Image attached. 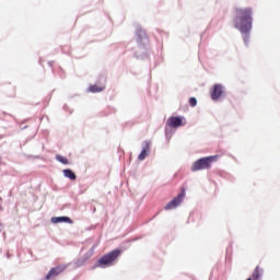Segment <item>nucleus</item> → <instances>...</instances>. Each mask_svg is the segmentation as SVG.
<instances>
[{
    "label": "nucleus",
    "mask_w": 280,
    "mask_h": 280,
    "mask_svg": "<svg viewBox=\"0 0 280 280\" xmlns=\"http://www.w3.org/2000/svg\"><path fill=\"white\" fill-rule=\"evenodd\" d=\"M234 27L241 34H250L253 30V9L252 8H236L235 9Z\"/></svg>",
    "instance_id": "f257e3e1"
},
{
    "label": "nucleus",
    "mask_w": 280,
    "mask_h": 280,
    "mask_svg": "<svg viewBox=\"0 0 280 280\" xmlns=\"http://www.w3.org/2000/svg\"><path fill=\"white\" fill-rule=\"evenodd\" d=\"M215 161H218V155H210V156L201 158L192 164L191 172H200L202 170H211V165H212V163H215Z\"/></svg>",
    "instance_id": "f03ea898"
},
{
    "label": "nucleus",
    "mask_w": 280,
    "mask_h": 280,
    "mask_svg": "<svg viewBox=\"0 0 280 280\" xmlns=\"http://www.w3.org/2000/svg\"><path fill=\"white\" fill-rule=\"evenodd\" d=\"M119 255H121V249H114L108 254H105L98 259V266H103V267L113 266V262L116 261Z\"/></svg>",
    "instance_id": "7ed1b4c3"
},
{
    "label": "nucleus",
    "mask_w": 280,
    "mask_h": 280,
    "mask_svg": "<svg viewBox=\"0 0 280 280\" xmlns=\"http://www.w3.org/2000/svg\"><path fill=\"white\" fill-rule=\"evenodd\" d=\"M67 270V265H59L57 267H52L45 277V280L56 279L59 275H62Z\"/></svg>",
    "instance_id": "20e7f679"
},
{
    "label": "nucleus",
    "mask_w": 280,
    "mask_h": 280,
    "mask_svg": "<svg viewBox=\"0 0 280 280\" xmlns=\"http://www.w3.org/2000/svg\"><path fill=\"white\" fill-rule=\"evenodd\" d=\"M184 198H185V190H183L179 195H177V197H175L172 201H170L165 206V210L172 211V209H176V207H178V205L183 202Z\"/></svg>",
    "instance_id": "39448f33"
},
{
    "label": "nucleus",
    "mask_w": 280,
    "mask_h": 280,
    "mask_svg": "<svg viewBox=\"0 0 280 280\" xmlns=\"http://www.w3.org/2000/svg\"><path fill=\"white\" fill-rule=\"evenodd\" d=\"M223 93H224V88L221 84H214L213 90L211 92V98L213 101L220 100Z\"/></svg>",
    "instance_id": "423d86ee"
},
{
    "label": "nucleus",
    "mask_w": 280,
    "mask_h": 280,
    "mask_svg": "<svg viewBox=\"0 0 280 280\" xmlns=\"http://www.w3.org/2000/svg\"><path fill=\"white\" fill-rule=\"evenodd\" d=\"M166 124L168 128H180V126H183V118L178 116H173L168 118Z\"/></svg>",
    "instance_id": "0eeeda50"
},
{
    "label": "nucleus",
    "mask_w": 280,
    "mask_h": 280,
    "mask_svg": "<svg viewBox=\"0 0 280 280\" xmlns=\"http://www.w3.org/2000/svg\"><path fill=\"white\" fill-rule=\"evenodd\" d=\"M148 154H150V142H144L141 153L138 155L139 161H145Z\"/></svg>",
    "instance_id": "6e6552de"
},
{
    "label": "nucleus",
    "mask_w": 280,
    "mask_h": 280,
    "mask_svg": "<svg viewBox=\"0 0 280 280\" xmlns=\"http://www.w3.org/2000/svg\"><path fill=\"white\" fill-rule=\"evenodd\" d=\"M264 270L257 266L252 275L250 278H247L246 280H260L261 279V273Z\"/></svg>",
    "instance_id": "1a4fd4ad"
},
{
    "label": "nucleus",
    "mask_w": 280,
    "mask_h": 280,
    "mask_svg": "<svg viewBox=\"0 0 280 280\" xmlns=\"http://www.w3.org/2000/svg\"><path fill=\"white\" fill-rule=\"evenodd\" d=\"M51 222H52L54 224H58V223H60V222H68V223H71V218H69V217H54V218L51 219Z\"/></svg>",
    "instance_id": "9d476101"
},
{
    "label": "nucleus",
    "mask_w": 280,
    "mask_h": 280,
    "mask_svg": "<svg viewBox=\"0 0 280 280\" xmlns=\"http://www.w3.org/2000/svg\"><path fill=\"white\" fill-rule=\"evenodd\" d=\"M63 176L66 178H69L70 180H75L77 178L75 173H73V171H71L70 168L63 170Z\"/></svg>",
    "instance_id": "9b49d317"
},
{
    "label": "nucleus",
    "mask_w": 280,
    "mask_h": 280,
    "mask_svg": "<svg viewBox=\"0 0 280 280\" xmlns=\"http://www.w3.org/2000/svg\"><path fill=\"white\" fill-rule=\"evenodd\" d=\"M104 89H105L104 86L94 84V85H90L89 91H90V93H102V91H104Z\"/></svg>",
    "instance_id": "f8f14e48"
},
{
    "label": "nucleus",
    "mask_w": 280,
    "mask_h": 280,
    "mask_svg": "<svg viewBox=\"0 0 280 280\" xmlns=\"http://www.w3.org/2000/svg\"><path fill=\"white\" fill-rule=\"evenodd\" d=\"M56 161H58L59 163H62V165H69V159L60 154L56 155Z\"/></svg>",
    "instance_id": "ddd939ff"
},
{
    "label": "nucleus",
    "mask_w": 280,
    "mask_h": 280,
    "mask_svg": "<svg viewBox=\"0 0 280 280\" xmlns=\"http://www.w3.org/2000/svg\"><path fill=\"white\" fill-rule=\"evenodd\" d=\"M189 104H190V106H196L197 104H198V101L196 100V97H190L189 98Z\"/></svg>",
    "instance_id": "4468645a"
}]
</instances>
